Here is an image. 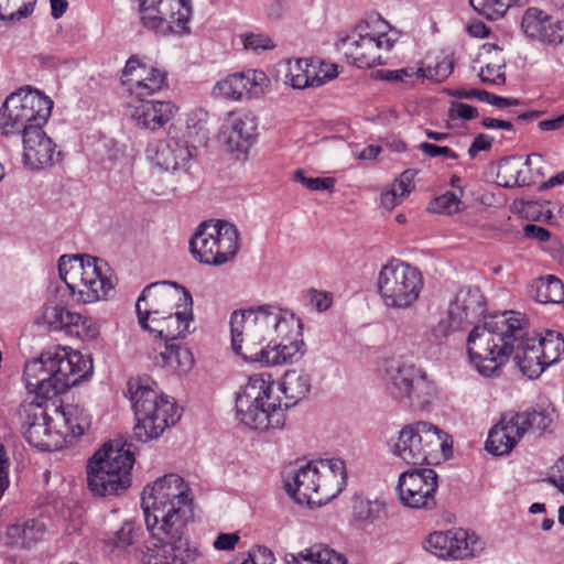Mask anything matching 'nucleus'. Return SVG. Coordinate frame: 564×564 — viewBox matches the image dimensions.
<instances>
[{"mask_svg": "<svg viewBox=\"0 0 564 564\" xmlns=\"http://www.w3.org/2000/svg\"><path fill=\"white\" fill-rule=\"evenodd\" d=\"M93 372L91 360L79 351L54 346L41 352L24 366L26 389L36 401L20 406L19 416L26 442L41 451H58L64 445L62 430H53L55 417L48 414L51 393L59 394L78 384Z\"/></svg>", "mask_w": 564, "mask_h": 564, "instance_id": "1", "label": "nucleus"}, {"mask_svg": "<svg viewBox=\"0 0 564 564\" xmlns=\"http://www.w3.org/2000/svg\"><path fill=\"white\" fill-rule=\"evenodd\" d=\"M141 507L152 541L143 564H192L199 552L191 545L185 530L194 517L189 488L177 474H167L144 487Z\"/></svg>", "mask_w": 564, "mask_h": 564, "instance_id": "2", "label": "nucleus"}, {"mask_svg": "<svg viewBox=\"0 0 564 564\" xmlns=\"http://www.w3.org/2000/svg\"><path fill=\"white\" fill-rule=\"evenodd\" d=\"M467 352L470 362L485 378L498 377L502 367L512 356L523 376L535 379L546 368L527 321L521 313L511 312L509 317L486 322L473 328L467 338Z\"/></svg>", "mask_w": 564, "mask_h": 564, "instance_id": "3", "label": "nucleus"}, {"mask_svg": "<svg viewBox=\"0 0 564 564\" xmlns=\"http://www.w3.org/2000/svg\"><path fill=\"white\" fill-rule=\"evenodd\" d=\"M311 387L312 378L303 370H288L279 387L270 373H254L236 397V416L251 430L281 429L284 411L304 400Z\"/></svg>", "mask_w": 564, "mask_h": 564, "instance_id": "4", "label": "nucleus"}, {"mask_svg": "<svg viewBox=\"0 0 564 564\" xmlns=\"http://www.w3.org/2000/svg\"><path fill=\"white\" fill-rule=\"evenodd\" d=\"M293 325L294 318L273 305L237 310L230 316L232 349L245 360L254 362L265 341H275L273 336L284 338Z\"/></svg>", "mask_w": 564, "mask_h": 564, "instance_id": "5", "label": "nucleus"}, {"mask_svg": "<svg viewBox=\"0 0 564 564\" xmlns=\"http://www.w3.org/2000/svg\"><path fill=\"white\" fill-rule=\"evenodd\" d=\"M127 395L137 420L133 434L141 442L159 437L180 419L175 402L150 378H131L127 383Z\"/></svg>", "mask_w": 564, "mask_h": 564, "instance_id": "6", "label": "nucleus"}, {"mask_svg": "<svg viewBox=\"0 0 564 564\" xmlns=\"http://www.w3.org/2000/svg\"><path fill=\"white\" fill-rule=\"evenodd\" d=\"M347 471L341 458L311 460L285 481V489L299 503L321 506L346 486Z\"/></svg>", "mask_w": 564, "mask_h": 564, "instance_id": "7", "label": "nucleus"}, {"mask_svg": "<svg viewBox=\"0 0 564 564\" xmlns=\"http://www.w3.org/2000/svg\"><path fill=\"white\" fill-rule=\"evenodd\" d=\"M134 456L130 447L109 442L87 463V485L95 496H118L131 486Z\"/></svg>", "mask_w": 564, "mask_h": 564, "instance_id": "8", "label": "nucleus"}, {"mask_svg": "<svg viewBox=\"0 0 564 564\" xmlns=\"http://www.w3.org/2000/svg\"><path fill=\"white\" fill-rule=\"evenodd\" d=\"M107 264L89 254H64L58 260V273L70 294L82 303L105 299L112 291L111 281L105 275Z\"/></svg>", "mask_w": 564, "mask_h": 564, "instance_id": "9", "label": "nucleus"}, {"mask_svg": "<svg viewBox=\"0 0 564 564\" xmlns=\"http://www.w3.org/2000/svg\"><path fill=\"white\" fill-rule=\"evenodd\" d=\"M337 46L358 67L383 65L388 54V22L380 14H370L341 37Z\"/></svg>", "mask_w": 564, "mask_h": 564, "instance_id": "10", "label": "nucleus"}, {"mask_svg": "<svg viewBox=\"0 0 564 564\" xmlns=\"http://www.w3.org/2000/svg\"><path fill=\"white\" fill-rule=\"evenodd\" d=\"M53 101L39 90L20 89L8 96L0 107L2 134H25L29 128L44 126L52 112Z\"/></svg>", "mask_w": 564, "mask_h": 564, "instance_id": "11", "label": "nucleus"}, {"mask_svg": "<svg viewBox=\"0 0 564 564\" xmlns=\"http://www.w3.org/2000/svg\"><path fill=\"white\" fill-rule=\"evenodd\" d=\"M193 258L206 265H223L231 261L239 250V232L226 220L202 223L189 240Z\"/></svg>", "mask_w": 564, "mask_h": 564, "instance_id": "12", "label": "nucleus"}, {"mask_svg": "<svg viewBox=\"0 0 564 564\" xmlns=\"http://www.w3.org/2000/svg\"><path fill=\"white\" fill-rule=\"evenodd\" d=\"M434 395V382L413 364H398L390 375V398L404 406L424 410Z\"/></svg>", "mask_w": 564, "mask_h": 564, "instance_id": "13", "label": "nucleus"}, {"mask_svg": "<svg viewBox=\"0 0 564 564\" xmlns=\"http://www.w3.org/2000/svg\"><path fill=\"white\" fill-rule=\"evenodd\" d=\"M437 474L431 468H413L399 476L395 487L400 503L410 509L436 508Z\"/></svg>", "mask_w": 564, "mask_h": 564, "instance_id": "14", "label": "nucleus"}, {"mask_svg": "<svg viewBox=\"0 0 564 564\" xmlns=\"http://www.w3.org/2000/svg\"><path fill=\"white\" fill-rule=\"evenodd\" d=\"M425 549L440 558L465 560L478 556L485 542L475 532L457 528L431 533Z\"/></svg>", "mask_w": 564, "mask_h": 564, "instance_id": "15", "label": "nucleus"}, {"mask_svg": "<svg viewBox=\"0 0 564 564\" xmlns=\"http://www.w3.org/2000/svg\"><path fill=\"white\" fill-rule=\"evenodd\" d=\"M140 19L147 29L165 34L172 24H185L191 15L189 0H138Z\"/></svg>", "mask_w": 564, "mask_h": 564, "instance_id": "16", "label": "nucleus"}, {"mask_svg": "<svg viewBox=\"0 0 564 564\" xmlns=\"http://www.w3.org/2000/svg\"><path fill=\"white\" fill-rule=\"evenodd\" d=\"M175 291L183 294L186 306H192V296L183 286L176 282H155L148 285L138 297L135 311L139 323H147L154 315L167 313L177 295Z\"/></svg>", "mask_w": 564, "mask_h": 564, "instance_id": "17", "label": "nucleus"}, {"mask_svg": "<svg viewBox=\"0 0 564 564\" xmlns=\"http://www.w3.org/2000/svg\"><path fill=\"white\" fill-rule=\"evenodd\" d=\"M121 82L131 96L144 99L166 85V74L141 62L138 56H131L122 70Z\"/></svg>", "mask_w": 564, "mask_h": 564, "instance_id": "18", "label": "nucleus"}, {"mask_svg": "<svg viewBox=\"0 0 564 564\" xmlns=\"http://www.w3.org/2000/svg\"><path fill=\"white\" fill-rule=\"evenodd\" d=\"M390 286L391 305L398 308L410 307L419 299L423 286L421 272L398 259H390Z\"/></svg>", "mask_w": 564, "mask_h": 564, "instance_id": "19", "label": "nucleus"}, {"mask_svg": "<svg viewBox=\"0 0 564 564\" xmlns=\"http://www.w3.org/2000/svg\"><path fill=\"white\" fill-rule=\"evenodd\" d=\"M521 30L534 42L557 46L564 42V22L535 8H528L521 20Z\"/></svg>", "mask_w": 564, "mask_h": 564, "instance_id": "20", "label": "nucleus"}, {"mask_svg": "<svg viewBox=\"0 0 564 564\" xmlns=\"http://www.w3.org/2000/svg\"><path fill=\"white\" fill-rule=\"evenodd\" d=\"M193 156L187 143L174 138L154 140L147 148V158L164 171H186Z\"/></svg>", "mask_w": 564, "mask_h": 564, "instance_id": "21", "label": "nucleus"}, {"mask_svg": "<svg viewBox=\"0 0 564 564\" xmlns=\"http://www.w3.org/2000/svg\"><path fill=\"white\" fill-rule=\"evenodd\" d=\"M192 323V306L185 305L184 311L174 313L167 311L165 314L154 315L147 323H140V325L154 337L160 338L162 343H170L185 337L191 332Z\"/></svg>", "mask_w": 564, "mask_h": 564, "instance_id": "22", "label": "nucleus"}, {"mask_svg": "<svg viewBox=\"0 0 564 564\" xmlns=\"http://www.w3.org/2000/svg\"><path fill=\"white\" fill-rule=\"evenodd\" d=\"M42 127L36 126L34 129H26L22 138L23 161L32 170L50 166L54 164L55 156L61 155L59 152H56V144L46 135Z\"/></svg>", "mask_w": 564, "mask_h": 564, "instance_id": "23", "label": "nucleus"}, {"mask_svg": "<svg viewBox=\"0 0 564 564\" xmlns=\"http://www.w3.org/2000/svg\"><path fill=\"white\" fill-rule=\"evenodd\" d=\"M513 411L501 415L499 422L488 433L485 448L495 456L509 454L523 437L522 427L514 420Z\"/></svg>", "mask_w": 564, "mask_h": 564, "instance_id": "24", "label": "nucleus"}, {"mask_svg": "<svg viewBox=\"0 0 564 564\" xmlns=\"http://www.w3.org/2000/svg\"><path fill=\"white\" fill-rule=\"evenodd\" d=\"M294 326L295 324L284 338L282 336H273L275 341L272 344L269 341L254 362H260L264 366H280L299 360L302 356L301 347L303 341L295 338L299 336V332Z\"/></svg>", "mask_w": 564, "mask_h": 564, "instance_id": "25", "label": "nucleus"}, {"mask_svg": "<svg viewBox=\"0 0 564 564\" xmlns=\"http://www.w3.org/2000/svg\"><path fill=\"white\" fill-rule=\"evenodd\" d=\"M140 104L132 106L131 118L142 129L155 131L171 121L177 107L171 101L139 99Z\"/></svg>", "mask_w": 564, "mask_h": 564, "instance_id": "26", "label": "nucleus"}, {"mask_svg": "<svg viewBox=\"0 0 564 564\" xmlns=\"http://www.w3.org/2000/svg\"><path fill=\"white\" fill-rule=\"evenodd\" d=\"M45 533L46 523L42 519H19L7 527L1 539L8 546L30 549L40 542Z\"/></svg>", "mask_w": 564, "mask_h": 564, "instance_id": "27", "label": "nucleus"}, {"mask_svg": "<svg viewBox=\"0 0 564 564\" xmlns=\"http://www.w3.org/2000/svg\"><path fill=\"white\" fill-rule=\"evenodd\" d=\"M55 420L62 422L64 431L62 435L64 443L83 436L91 426V415L79 404H59L51 403Z\"/></svg>", "mask_w": 564, "mask_h": 564, "instance_id": "28", "label": "nucleus"}, {"mask_svg": "<svg viewBox=\"0 0 564 564\" xmlns=\"http://www.w3.org/2000/svg\"><path fill=\"white\" fill-rule=\"evenodd\" d=\"M254 137V126L247 118L230 115L223 124L219 140L230 152L247 153Z\"/></svg>", "mask_w": 564, "mask_h": 564, "instance_id": "29", "label": "nucleus"}, {"mask_svg": "<svg viewBox=\"0 0 564 564\" xmlns=\"http://www.w3.org/2000/svg\"><path fill=\"white\" fill-rule=\"evenodd\" d=\"M158 349H154L151 355L155 366L166 368L178 375H184L192 369L194 364L193 355L181 344L175 341L160 343Z\"/></svg>", "mask_w": 564, "mask_h": 564, "instance_id": "30", "label": "nucleus"}, {"mask_svg": "<svg viewBox=\"0 0 564 564\" xmlns=\"http://www.w3.org/2000/svg\"><path fill=\"white\" fill-rule=\"evenodd\" d=\"M451 316L460 317L464 326L485 313L484 296L478 288L460 289L448 306Z\"/></svg>", "mask_w": 564, "mask_h": 564, "instance_id": "31", "label": "nucleus"}, {"mask_svg": "<svg viewBox=\"0 0 564 564\" xmlns=\"http://www.w3.org/2000/svg\"><path fill=\"white\" fill-rule=\"evenodd\" d=\"M392 453L395 458H399L406 464H424L425 455L423 444H421V438L416 429V423L406 425L400 431Z\"/></svg>", "mask_w": 564, "mask_h": 564, "instance_id": "32", "label": "nucleus"}, {"mask_svg": "<svg viewBox=\"0 0 564 564\" xmlns=\"http://www.w3.org/2000/svg\"><path fill=\"white\" fill-rule=\"evenodd\" d=\"M285 562L286 564H346V558L325 544H315L299 553H288Z\"/></svg>", "mask_w": 564, "mask_h": 564, "instance_id": "33", "label": "nucleus"}, {"mask_svg": "<svg viewBox=\"0 0 564 564\" xmlns=\"http://www.w3.org/2000/svg\"><path fill=\"white\" fill-rule=\"evenodd\" d=\"M530 295L541 304L562 303L564 300V284L555 275L542 276L531 284Z\"/></svg>", "mask_w": 564, "mask_h": 564, "instance_id": "34", "label": "nucleus"}, {"mask_svg": "<svg viewBox=\"0 0 564 564\" xmlns=\"http://www.w3.org/2000/svg\"><path fill=\"white\" fill-rule=\"evenodd\" d=\"M416 429L419 431L421 444H423L425 455L424 464H430V460L435 458V455L440 449L442 452L446 451V434L437 426L423 421L416 422Z\"/></svg>", "mask_w": 564, "mask_h": 564, "instance_id": "35", "label": "nucleus"}, {"mask_svg": "<svg viewBox=\"0 0 564 564\" xmlns=\"http://www.w3.org/2000/svg\"><path fill=\"white\" fill-rule=\"evenodd\" d=\"M79 321V314L67 311L58 305H45L39 322L48 326L50 330H64L72 333L74 325Z\"/></svg>", "mask_w": 564, "mask_h": 564, "instance_id": "36", "label": "nucleus"}, {"mask_svg": "<svg viewBox=\"0 0 564 564\" xmlns=\"http://www.w3.org/2000/svg\"><path fill=\"white\" fill-rule=\"evenodd\" d=\"M536 343L541 351L539 356L546 368L564 357V337L560 333L549 330L543 337L536 335Z\"/></svg>", "mask_w": 564, "mask_h": 564, "instance_id": "37", "label": "nucleus"}, {"mask_svg": "<svg viewBox=\"0 0 564 564\" xmlns=\"http://www.w3.org/2000/svg\"><path fill=\"white\" fill-rule=\"evenodd\" d=\"M514 420L519 427H522V433L525 434L530 431H545L552 423V412L549 409H532L523 412H514Z\"/></svg>", "mask_w": 564, "mask_h": 564, "instance_id": "38", "label": "nucleus"}, {"mask_svg": "<svg viewBox=\"0 0 564 564\" xmlns=\"http://www.w3.org/2000/svg\"><path fill=\"white\" fill-rule=\"evenodd\" d=\"M245 91L242 74L235 73L215 84L213 88V96L215 98H224L228 100H240L243 97Z\"/></svg>", "mask_w": 564, "mask_h": 564, "instance_id": "39", "label": "nucleus"}, {"mask_svg": "<svg viewBox=\"0 0 564 564\" xmlns=\"http://www.w3.org/2000/svg\"><path fill=\"white\" fill-rule=\"evenodd\" d=\"M37 0H0V20L15 22L30 17Z\"/></svg>", "mask_w": 564, "mask_h": 564, "instance_id": "40", "label": "nucleus"}, {"mask_svg": "<svg viewBox=\"0 0 564 564\" xmlns=\"http://www.w3.org/2000/svg\"><path fill=\"white\" fill-rule=\"evenodd\" d=\"M463 327L460 317L451 316V313L447 311L446 316L441 318L436 325L432 326L431 329L426 332L425 338L431 345H442L447 340L451 334Z\"/></svg>", "mask_w": 564, "mask_h": 564, "instance_id": "41", "label": "nucleus"}, {"mask_svg": "<svg viewBox=\"0 0 564 564\" xmlns=\"http://www.w3.org/2000/svg\"><path fill=\"white\" fill-rule=\"evenodd\" d=\"M415 172L406 170L390 185V209L399 205L413 189Z\"/></svg>", "mask_w": 564, "mask_h": 564, "instance_id": "42", "label": "nucleus"}, {"mask_svg": "<svg viewBox=\"0 0 564 564\" xmlns=\"http://www.w3.org/2000/svg\"><path fill=\"white\" fill-rule=\"evenodd\" d=\"M241 74L243 76L245 95L250 98H258L264 94L270 80L262 70L249 69Z\"/></svg>", "mask_w": 564, "mask_h": 564, "instance_id": "43", "label": "nucleus"}, {"mask_svg": "<svg viewBox=\"0 0 564 564\" xmlns=\"http://www.w3.org/2000/svg\"><path fill=\"white\" fill-rule=\"evenodd\" d=\"M384 501L358 498L354 501V514L358 520L373 521L384 511Z\"/></svg>", "mask_w": 564, "mask_h": 564, "instance_id": "44", "label": "nucleus"}, {"mask_svg": "<svg viewBox=\"0 0 564 564\" xmlns=\"http://www.w3.org/2000/svg\"><path fill=\"white\" fill-rule=\"evenodd\" d=\"M521 169L513 159L505 158L498 164L497 177L503 187H513L519 184Z\"/></svg>", "mask_w": 564, "mask_h": 564, "instance_id": "45", "label": "nucleus"}, {"mask_svg": "<svg viewBox=\"0 0 564 564\" xmlns=\"http://www.w3.org/2000/svg\"><path fill=\"white\" fill-rule=\"evenodd\" d=\"M454 59L452 56H444L435 66L420 67L422 79H430L437 83L446 79L453 72Z\"/></svg>", "mask_w": 564, "mask_h": 564, "instance_id": "46", "label": "nucleus"}, {"mask_svg": "<svg viewBox=\"0 0 564 564\" xmlns=\"http://www.w3.org/2000/svg\"><path fill=\"white\" fill-rule=\"evenodd\" d=\"M460 209V200L453 192H446L435 197L429 204V210L437 214L452 215Z\"/></svg>", "mask_w": 564, "mask_h": 564, "instance_id": "47", "label": "nucleus"}, {"mask_svg": "<svg viewBox=\"0 0 564 564\" xmlns=\"http://www.w3.org/2000/svg\"><path fill=\"white\" fill-rule=\"evenodd\" d=\"M307 59H295L289 63L286 77L289 78L293 88L303 89L310 87L307 77Z\"/></svg>", "mask_w": 564, "mask_h": 564, "instance_id": "48", "label": "nucleus"}, {"mask_svg": "<svg viewBox=\"0 0 564 564\" xmlns=\"http://www.w3.org/2000/svg\"><path fill=\"white\" fill-rule=\"evenodd\" d=\"M293 178L311 191H333L336 183L334 177H306L302 170H296Z\"/></svg>", "mask_w": 564, "mask_h": 564, "instance_id": "49", "label": "nucleus"}, {"mask_svg": "<svg viewBox=\"0 0 564 564\" xmlns=\"http://www.w3.org/2000/svg\"><path fill=\"white\" fill-rule=\"evenodd\" d=\"M329 67L328 65H321V67ZM332 68V72L329 70H324L323 68H319V70H317V66L313 63H310L307 61V77H308V83H310V87H318L323 84H325L327 80H330L333 79L334 77L337 76V72H336V68L334 66H330Z\"/></svg>", "mask_w": 564, "mask_h": 564, "instance_id": "50", "label": "nucleus"}, {"mask_svg": "<svg viewBox=\"0 0 564 564\" xmlns=\"http://www.w3.org/2000/svg\"><path fill=\"white\" fill-rule=\"evenodd\" d=\"M75 334L86 340L95 339L99 335V329L96 323L88 317L79 314V321L74 325L70 335Z\"/></svg>", "mask_w": 564, "mask_h": 564, "instance_id": "51", "label": "nucleus"}, {"mask_svg": "<svg viewBox=\"0 0 564 564\" xmlns=\"http://www.w3.org/2000/svg\"><path fill=\"white\" fill-rule=\"evenodd\" d=\"M242 42L247 50L253 52L272 50L274 47L273 41L265 34H246L242 36Z\"/></svg>", "mask_w": 564, "mask_h": 564, "instance_id": "52", "label": "nucleus"}, {"mask_svg": "<svg viewBox=\"0 0 564 564\" xmlns=\"http://www.w3.org/2000/svg\"><path fill=\"white\" fill-rule=\"evenodd\" d=\"M419 150L429 158L445 156L446 159L457 160L458 154L448 147H440L429 142H421Z\"/></svg>", "mask_w": 564, "mask_h": 564, "instance_id": "53", "label": "nucleus"}, {"mask_svg": "<svg viewBox=\"0 0 564 564\" xmlns=\"http://www.w3.org/2000/svg\"><path fill=\"white\" fill-rule=\"evenodd\" d=\"M448 117L451 119L460 118L464 120H471L478 117V110L471 105L453 101L448 109Z\"/></svg>", "mask_w": 564, "mask_h": 564, "instance_id": "54", "label": "nucleus"}, {"mask_svg": "<svg viewBox=\"0 0 564 564\" xmlns=\"http://www.w3.org/2000/svg\"><path fill=\"white\" fill-rule=\"evenodd\" d=\"M499 65H486L481 67L478 76L485 84L500 85L505 83V73Z\"/></svg>", "mask_w": 564, "mask_h": 564, "instance_id": "55", "label": "nucleus"}, {"mask_svg": "<svg viewBox=\"0 0 564 564\" xmlns=\"http://www.w3.org/2000/svg\"><path fill=\"white\" fill-rule=\"evenodd\" d=\"M422 79L420 68L405 67L402 69L390 70V82H401L412 85L414 79Z\"/></svg>", "mask_w": 564, "mask_h": 564, "instance_id": "56", "label": "nucleus"}, {"mask_svg": "<svg viewBox=\"0 0 564 564\" xmlns=\"http://www.w3.org/2000/svg\"><path fill=\"white\" fill-rule=\"evenodd\" d=\"M310 302L318 312H324L330 307L333 296L330 293L325 291L311 290Z\"/></svg>", "mask_w": 564, "mask_h": 564, "instance_id": "57", "label": "nucleus"}, {"mask_svg": "<svg viewBox=\"0 0 564 564\" xmlns=\"http://www.w3.org/2000/svg\"><path fill=\"white\" fill-rule=\"evenodd\" d=\"M494 138L486 133H479L475 137L468 149L470 159H475L480 151H489L491 149Z\"/></svg>", "mask_w": 564, "mask_h": 564, "instance_id": "58", "label": "nucleus"}, {"mask_svg": "<svg viewBox=\"0 0 564 564\" xmlns=\"http://www.w3.org/2000/svg\"><path fill=\"white\" fill-rule=\"evenodd\" d=\"M134 531L133 528L129 524L121 527L116 533L115 536L110 540V542L116 547H127L133 543Z\"/></svg>", "mask_w": 564, "mask_h": 564, "instance_id": "59", "label": "nucleus"}, {"mask_svg": "<svg viewBox=\"0 0 564 564\" xmlns=\"http://www.w3.org/2000/svg\"><path fill=\"white\" fill-rule=\"evenodd\" d=\"M240 536L238 533H219L213 542V546L218 551H231L236 547Z\"/></svg>", "mask_w": 564, "mask_h": 564, "instance_id": "60", "label": "nucleus"}, {"mask_svg": "<svg viewBox=\"0 0 564 564\" xmlns=\"http://www.w3.org/2000/svg\"><path fill=\"white\" fill-rule=\"evenodd\" d=\"M549 480L564 494V455L555 463Z\"/></svg>", "mask_w": 564, "mask_h": 564, "instance_id": "61", "label": "nucleus"}, {"mask_svg": "<svg viewBox=\"0 0 564 564\" xmlns=\"http://www.w3.org/2000/svg\"><path fill=\"white\" fill-rule=\"evenodd\" d=\"M524 235L530 239H535L541 242L547 241L551 237L547 229L533 224H529L524 227Z\"/></svg>", "mask_w": 564, "mask_h": 564, "instance_id": "62", "label": "nucleus"}, {"mask_svg": "<svg viewBox=\"0 0 564 564\" xmlns=\"http://www.w3.org/2000/svg\"><path fill=\"white\" fill-rule=\"evenodd\" d=\"M481 126L486 129H503L508 131H513V124L511 121L496 119L491 117L484 118L481 120Z\"/></svg>", "mask_w": 564, "mask_h": 564, "instance_id": "63", "label": "nucleus"}, {"mask_svg": "<svg viewBox=\"0 0 564 564\" xmlns=\"http://www.w3.org/2000/svg\"><path fill=\"white\" fill-rule=\"evenodd\" d=\"M538 127L541 131H555L564 127V113L557 116L556 118L541 120L538 123Z\"/></svg>", "mask_w": 564, "mask_h": 564, "instance_id": "64", "label": "nucleus"}]
</instances>
